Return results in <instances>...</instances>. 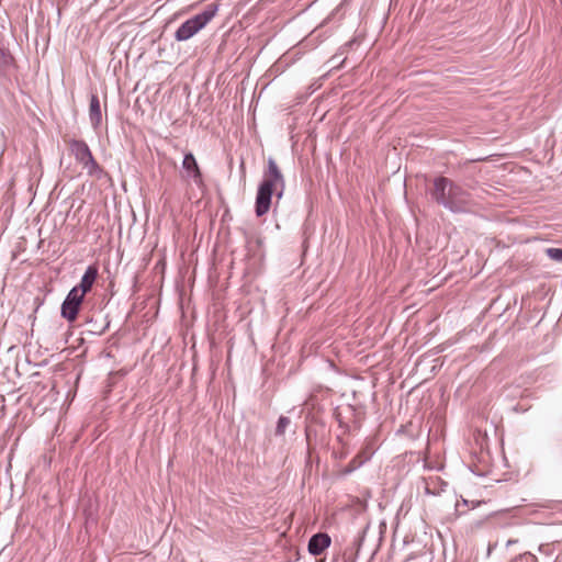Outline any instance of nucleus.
<instances>
[{"mask_svg":"<svg viewBox=\"0 0 562 562\" xmlns=\"http://www.w3.org/2000/svg\"><path fill=\"white\" fill-rule=\"evenodd\" d=\"M431 196L438 204L453 213L469 212L473 205L470 194L446 177L434 180Z\"/></svg>","mask_w":562,"mask_h":562,"instance_id":"1","label":"nucleus"},{"mask_svg":"<svg viewBox=\"0 0 562 562\" xmlns=\"http://www.w3.org/2000/svg\"><path fill=\"white\" fill-rule=\"evenodd\" d=\"M217 9L216 4H210L203 12L184 21L175 33L176 41L186 42L198 34L213 20Z\"/></svg>","mask_w":562,"mask_h":562,"instance_id":"2","label":"nucleus"},{"mask_svg":"<svg viewBox=\"0 0 562 562\" xmlns=\"http://www.w3.org/2000/svg\"><path fill=\"white\" fill-rule=\"evenodd\" d=\"M69 149L75 156L76 161L87 170L88 175L98 177L101 175V167L95 161L90 148L83 140L71 139L69 142Z\"/></svg>","mask_w":562,"mask_h":562,"instance_id":"3","label":"nucleus"},{"mask_svg":"<svg viewBox=\"0 0 562 562\" xmlns=\"http://www.w3.org/2000/svg\"><path fill=\"white\" fill-rule=\"evenodd\" d=\"M268 186L274 191L277 199H281L285 189L284 177L273 158L268 159V168L263 172V179L259 186Z\"/></svg>","mask_w":562,"mask_h":562,"instance_id":"4","label":"nucleus"},{"mask_svg":"<svg viewBox=\"0 0 562 562\" xmlns=\"http://www.w3.org/2000/svg\"><path fill=\"white\" fill-rule=\"evenodd\" d=\"M273 190L268 189V186H259L255 203V212L258 217L266 215L271 206V199Z\"/></svg>","mask_w":562,"mask_h":562,"instance_id":"5","label":"nucleus"},{"mask_svg":"<svg viewBox=\"0 0 562 562\" xmlns=\"http://www.w3.org/2000/svg\"><path fill=\"white\" fill-rule=\"evenodd\" d=\"M182 168L187 178L192 179L198 186L202 184V173L192 153L184 155Z\"/></svg>","mask_w":562,"mask_h":562,"instance_id":"6","label":"nucleus"},{"mask_svg":"<svg viewBox=\"0 0 562 562\" xmlns=\"http://www.w3.org/2000/svg\"><path fill=\"white\" fill-rule=\"evenodd\" d=\"M330 537L327 533H316L308 541V552L319 555L330 546Z\"/></svg>","mask_w":562,"mask_h":562,"instance_id":"7","label":"nucleus"},{"mask_svg":"<svg viewBox=\"0 0 562 562\" xmlns=\"http://www.w3.org/2000/svg\"><path fill=\"white\" fill-rule=\"evenodd\" d=\"M89 119L92 127L94 130L99 128L102 122V113L100 101L97 94H92L90 98Z\"/></svg>","mask_w":562,"mask_h":562,"instance_id":"8","label":"nucleus"},{"mask_svg":"<svg viewBox=\"0 0 562 562\" xmlns=\"http://www.w3.org/2000/svg\"><path fill=\"white\" fill-rule=\"evenodd\" d=\"M98 276V269L94 266H89L82 276L79 285L76 288H79V291H82V293H87L91 290L95 279Z\"/></svg>","mask_w":562,"mask_h":562,"instance_id":"9","label":"nucleus"},{"mask_svg":"<svg viewBox=\"0 0 562 562\" xmlns=\"http://www.w3.org/2000/svg\"><path fill=\"white\" fill-rule=\"evenodd\" d=\"M79 307L80 306L76 303L69 302L65 299L61 304V316L70 323L75 322L78 316Z\"/></svg>","mask_w":562,"mask_h":562,"instance_id":"10","label":"nucleus"},{"mask_svg":"<svg viewBox=\"0 0 562 562\" xmlns=\"http://www.w3.org/2000/svg\"><path fill=\"white\" fill-rule=\"evenodd\" d=\"M13 58L11 54L3 48H0V74H3L12 65Z\"/></svg>","mask_w":562,"mask_h":562,"instance_id":"11","label":"nucleus"},{"mask_svg":"<svg viewBox=\"0 0 562 562\" xmlns=\"http://www.w3.org/2000/svg\"><path fill=\"white\" fill-rule=\"evenodd\" d=\"M85 293H82V291H79V288H72L66 300H68L69 302H72V303H76L77 305H81L82 301H83V297H85Z\"/></svg>","mask_w":562,"mask_h":562,"instance_id":"12","label":"nucleus"},{"mask_svg":"<svg viewBox=\"0 0 562 562\" xmlns=\"http://www.w3.org/2000/svg\"><path fill=\"white\" fill-rule=\"evenodd\" d=\"M291 420L290 418L285 416H281L278 420L277 428H276V435L282 436L284 435L286 428L290 426Z\"/></svg>","mask_w":562,"mask_h":562,"instance_id":"13","label":"nucleus"},{"mask_svg":"<svg viewBox=\"0 0 562 562\" xmlns=\"http://www.w3.org/2000/svg\"><path fill=\"white\" fill-rule=\"evenodd\" d=\"M547 256L557 262H562V248H547Z\"/></svg>","mask_w":562,"mask_h":562,"instance_id":"14","label":"nucleus"},{"mask_svg":"<svg viewBox=\"0 0 562 562\" xmlns=\"http://www.w3.org/2000/svg\"><path fill=\"white\" fill-rule=\"evenodd\" d=\"M369 458H370V454L360 453L359 456H357V458L352 462H356L359 459L358 465H360L364 461H367Z\"/></svg>","mask_w":562,"mask_h":562,"instance_id":"15","label":"nucleus"},{"mask_svg":"<svg viewBox=\"0 0 562 562\" xmlns=\"http://www.w3.org/2000/svg\"><path fill=\"white\" fill-rule=\"evenodd\" d=\"M514 409L516 412H526V411H528L527 407H522L520 404H517Z\"/></svg>","mask_w":562,"mask_h":562,"instance_id":"16","label":"nucleus"},{"mask_svg":"<svg viewBox=\"0 0 562 562\" xmlns=\"http://www.w3.org/2000/svg\"><path fill=\"white\" fill-rule=\"evenodd\" d=\"M531 393H529L527 390H525L521 394V400L531 397Z\"/></svg>","mask_w":562,"mask_h":562,"instance_id":"17","label":"nucleus"},{"mask_svg":"<svg viewBox=\"0 0 562 562\" xmlns=\"http://www.w3.org/2000/svg\"><path fill=\"white\" fill-rule=\"evenodd\" d=\"M516 542H517L516 540H508L506 546L509 547L510 544L516 543Z\"/></svg>","mask_w":562,"mask_h":562,"instance_id":"18","label":"nucleus"}]
</instances>
